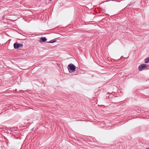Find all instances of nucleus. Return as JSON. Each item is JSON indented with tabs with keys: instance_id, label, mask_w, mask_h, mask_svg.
Here are the masks:
<instances>
[{
	"instance_id": "nucleus-1",
	"label": "nucleus",
	"mask_w": 149,
	"mask_h": 149,
	"mask_svg": "<svg viewBox=\"0 0 149 149\" xmlns=\"http://www.w3.org/2000/svg\"><path fill=\"white\" fill-rule=\"evenodd\" d=\"M76 67L72 63L69 64L68 66V69L70 73L74 72L76 69Z\"/></svg>"
},
{
	"instance_id": "nucleus-2",
	"label": "nucleus",
	"mask_w": 149,
	"mask_h": 149,
	"mask_svg": "<svg viewBox=\"0 0 149 149\" xmlns=\"http://www.w3.org/2000/svg\"><path fill=\"white\" fill-rule=\"evenodd\" d=\"M23 46V45L22 44L16 42L14 44V48L16 49H18L20 47H22Z\"/></svg>"
},
{
	"instance_id": "nucleus-3",
	"label": "nucleus",
	"mask_w": 149,
	"mask_h": 149,
	"mask_svg": "<svg viewBox=\"0 0 149 149\" xmlns=\"http://www.w3.org/2000/svg\"><path fill=\"white\" fill-rule=\"evenodd\" d=\"M147 66V65L142 64L141 65L139 66L138 67L139 70V71H142L143 69L145 68H146Z\"/></svg>"
},
{
	"instance_id": "nucleus-4",
	"label": "nucleus",
	"mask_w": 149,
	"mask_h": 149,
	"mask_svg": "<svg viewBox=\"0 0 149 149\" xmlns=\"http://www.w3.org/2000/svg\"><path fill=\"white\" fill-rule=\"evenodd\" d=\"M47 39L45 37L41 38H40V41H42V42H45L47 40Z\"/></svg>"
},
{
	"instance_id": "nucleus-5",
	"label": "nucleus",
	"mask_w": 149,
	"mask_h": 149,
	"mask_svg": "<svg viewBox=\"0 0 149 149\" xmlns=\"http://www.w3.org/2000/svg\"><path fill=\"white\" fill-rule=\"evenodd\" d=\"M149 62V57L146 58L145 59V63H148Z\"/></svg>"
},
{
	"instance_id": "nucleus-6",
	"label": "nucleus",
	"mask_w": 149,
	"mask_h": 149,
	"mask_svg": "<svg viewBox=\"0 0 149 149\" xmlns=\"http://www.w3.org/2000/svg\"><path fill=\"white\" fill-rule=\"evenodd\" d=\"M56 40H51L49 43H53L56 42Z\"/></svg>"
},
{
	"instance_id": "nucleus-7",
	"label": "nucleus",
	"mask_w": 149,
	"mask_h": 149,
	"mask_svg": "<svg viewBox=\"0 0 149 149\" xmlns=\"http://www.w3.org/2000/svg\"><path fill=\"white\" fill-rule=\"evenodd\" d=\"M149 149V148H146V149Z\"/></svg>"
},
{
	"instance_id": "nucleus-8",
	"label": "nucleus",
	"mask_w": 149,
	"mask_h": 149,
	"mask_svg": "<svg viewBox=\"0 0 149 149\" xmlns=\"http://www.w3.org/2000/svg\"><path fill=\"white\" fill-rule=\"evenodd\" d=\"M50 1H52V0H49Z\"/></svg>"
}]
</instances>
